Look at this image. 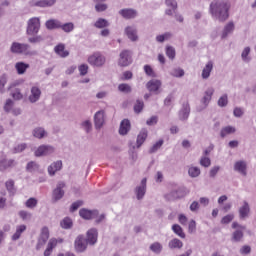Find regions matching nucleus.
Instances as JSON below:
<instances>
[{
	"label": "nucleus",
	"instance_id": "nucleus-1",
	"mask_svg": "<svg viewBox=\"0 0 256 256\" xmlns=\"http://www.w3.org/2000/svg\"><path fill=\"white\" fill-rule=\"evenodd\" d=\"M229 9H231L229 0H213L210 4V13L213 19L221 23L229 19Z\"/></svg>",
	"mask_w": 256,
	"mask_h": 256
},
{
	"label": "nucleus",
	"instance_id": "nucleus-2",
	"mask_svg": "<svg viewBox=\"0 0 256 256\" xmlns=\"http://www.w3.org/2000/svg\"><path fill=\"white\" fill-rule=\"evenodd\" d=\"M55 153V146L49 144H42L34 149L35 157H49Z\"/></svg>",
	"mask_w": 256,
	"mask_h": 256
},
{
	"label": "nucleus",
	"instance_id": "nucleus-3",
	"mask_svg": "<svg viewBox=\"0 0 256 256\" xmlns=\"http://www.w3.org/2000/svg\"><path fill=\"white\" fill-rule=\"evenodd\" d=\"M133 63V52L131 50H122L118 58L119 67H129Z\"/></svg>",
	"mask_w": 256,
	"mask_h": 256
},
{
	"label": "nucleus",
	"instance_id": "nucleus-4",
	"mask_svg": "<svg viewBox=\"0 0 256 256\" xmlns=\"http://www.w3.org/2000/svg\"><path fill=\"white\" fill-rule=\"evenodd\" d=\"M30 47L29 44L13 42L10 51L12 53H24L25 55H37V51H29Z\"/></svg>",
	"mask_w": 256,
	"mask_h": 256
},
{
	"label": "nucleus",
	"instance_id": "nucleus-5",
	"mask_svg": "<svg viewBox=\"0 0 256 256\" xmlns=\"http://www.w3.org/2000/svg\"><path fill=\"white\" fill-rule=\"evenodd\" d=\"M107 61V58L100 52H96L88 57L89 65L92 67H103Z\"/></svg>",
	"mask_w": 256,
	"mask_h": 256
},
{
	"label": "nucleus",
	"instance_id": "nucleus-6",
	"mask_svg": "<svg viewBox=\"0 0 256 256\" xmlns=\"http://www.w3.org/2000/svg\"><path fill=\"white\" fill-rule=\"evenodd\" d=\"M41 29V21L39 18L34 17L28 21L27 35H37Z\"/></svg>",
	"mask_w": 256,
	"mask_h": 256
},
{
	"label": "nucleus",
	"instance_id": "nucleus-7",
	"mask_svg": "<svg viewBox=\"0 0 256 256\" xmlns=\"http://www.w3.org/2000/svg\"><path fill=\"white\" fill-rule=\"evenodd\" d=\"M88 245L89 243L83 235H78L74 241V249L76 253H85Z\"/></svg>",
	"mask_w": 256,
	"mask_h": 256
},
{
	"label": "nucleus",
	"instance_id": "nucleus-8",
	"mask_svg": "<svg viewBox=\"0 0 256 256\" xmlns=\"http://www.w3.org/2000/svg\"><path fill=\"white\" fill-rule=\"evenodd\" d=\"M66 184L63 181H59L56 185V188L52 192L53 201H61L62 197H65V189Z\"/></svg>",
	"mask_w": 256,
	"mask_h": 256
},
{
	"label": "nucleus",
	"instance_id": "nucleus-9",
	"mask_svg": "<svg viewBox=\"0 0 256 256\" xmlns=\"http://www.w3.org/2000/svg\"><path fill=\"white\" fill-rule=\"evenodd\" d=\"M138 201H141L147 193V178H143L138 186L134 189Z\"/></svg>",
	"mask_w": 256,
	"mask_h": 256
},
{
	"label": "nucleus",
	"instance_id": "nucleus-10",
	"mask_svg": "<svg viewBox=\"0 0 256 256\" xmlns=\"http://www.w3.org/2000/svg\"><path fill=\"white\" fill-rule=\"evenodd\" d=\"M49 241V228L43 227L40 233V236L38 238V242L36 245L37 251H40V249H43L45 247V243Z\"/></svg>",
	"mask_w": 256,
	"mask_h": 256
},
{
	"label": "nucleus",
	"instance_id": "nucleus-11",
	"mask_svg": "<svg viewBox=\"0 0 256 256\" xmlns=\"http://www.w3.org/2000/svg\"><path fill=\"white\" fill-rule=\"evenodd\" d=\"M247 162L245 160H238L234 163V171L242 175V177H247Z\"/></svg>",
	"mask_w": 256,
	"mask_h": 256
},
{
	"label": "nucleus",
	"instance_id": "nucleus-12",
	"mask_svg": "<svg viewBox=\"0 0 256 256\" xmlns=\"http://www.w3.org/2000/svg\"><path fill=\"white\" fill-rule=\"evenodd\" d=\"M99 237V232L97 228H91L86 233V242L88 245H95L97 243V239Z\"/></svg>",
	"mask_w": 256,
	"mask_h": 256
},
{
	"label": "nucleus",
	"instance_id": "nucleus-13",
	"mask_svg": "<svg viewBox=\"0 0 256 256\" xmlns=\"http://www.w3.org/2000/svg\"><path fill=\"white\" fill-rule=\"evenodd\" d=\"M94 125L95 129H102L103 125H105V111L100 110L94 115Z\"/></svg>",
	"mask_w": 256,
	"mask_h": 256
},
{
	"label": "nucleus",
	"instance_id": "nucleus-14",
	"mask_svg": "<svg viewBox=\"0 0 256 256\" xmlns=\"http://www.w3.org/2000/svg\"><path fill=\"white\" fill-rule=\"evenodd\" d=\"M61 169H63V162L61 160H57L48 166L47 171L50 177H55Z\"/></svg>",
	"mask_w": 256,
	"mask_h": 256
},
{
	"label": "nucleus",
	"instance_id": "nucleus-15",
	"mask_svg": "<svg viewBox=\"0 0 256 256\" xmlns=\"http://www.w3.org/2000/svg\"><path fill=\"white\" fill-rule=\"evenodd\" d=\"M161 85H163L161 80L152 79L147 82L146 88L148 89V91H150V93L159 94V89H161Z\"/></svg>",
	"mask_w": 256,
	"mask_h": 256
},
{
	"label": "nucleus",
	"instance_id": "nucleus-16",
	"mask_svg": "<svg viewBox=\"0 0 256 256\" xmlns=\"http://www.w3.org/2000/svg\"><path fill=\"white\" fill-rule=\"evenodd\" d=\"M41 88L37 86H33L30 89V95L28 96V101L30 103H37L39 99H41Z\"/></svg>",
	"mask_w": 256,
	"mask_h": 256
},
{
	"label": "nucleus",
	"instance_id": "nucleus-17",
	"mask_svg": "<svg viewBox=\"0 0 256 256\" xmlns=\"http://www.w3.org/2000/svg\"><path fill=\"white\" fill-rule=\"evenodd\" d=\"M125 35L130 39V41H139V36L137 35V28L135 26H127L124 30Z\"/></svg>",
	"mask_w": 256,
	"mask_h": 256
},
{
	"label": "nucleus",
	"instance_id": "nucleus-18",
	"mask_svg": "<svg viewBox=\"0 0 256 256\" xmlns=\"http://www.w3.org/2000/svg\"><path fill=\"white\" fill-rule=\"evenodd\" d=\"M79 215L80 217H82V219H95L97 217V215H99V211L97 210H88V209H81L79 211Z\"/></svg>",
	"mask_w": 256,
	"mask_h": 256
},
{
	"label": "nucleus",
	"instance_id": "nucleus-19",
	"mask_svg": "<svg viewBox=\"0 0 256 256\" xmlns=\"http://www.w3.org/2000/svg\"><path fill=\"white\" fill-rule=\"evenodd\" d=\"M119 15H121L123 19H135V17H137V10L132 8L121 9Z\"/></svg>",
	"mask_w": 256,
	"mask_h": 256
},
{
	"label": "nucleus",
	"instance_id": "nucleus-20",
	"mask_svg": "<svg viewBox=\"0 0 256 256\" xmlns=\"http://www.w3.org/2000/svg\"><path fill=\"white\" fill-rule=\"evenodd\" d=\"M32 135L35 139H47V137H49V132L43 127H36L32 130Z\"/></svg>",
	"mask_w": 256,
	"mask_h": 256
},
{
	"label": "nucleus",
	"instance_id": "nucleus-21",
	"mask_svg": "<svg viewBox=\"0 0 256 256\" xmlns=\"http://www.w3.org/2000/svg\"><path fill=\"white\" fill-rule=\"evenodd\" d=\"M244 229L245 227H240L232 233V243H241V241H243V237H245V234L243 232Z\"/></svg>",
	"mask_w": 256,
	"mask_h": 256
},
{
	"label": "nucleus",
	"instance_id": "nucleus-22",
	"mask_svg": "<svg viewBox=\"0 0 256 256\" xmlns=\"http://www.w3.org/2000/svg\"><path fill=\"white\" fill-rule=\"evenodd\" d=\"M233 31H235V23L233 21H230L224 26L221 34V39H227L229 35L233 34Z\"/></svg>",
	"mask_w": 256,
	"mask_h": 256
},
{
	"label": "nucleus",
	"instance_id": "nucleus-23",
	"mask_svg": "<svg viewBox=\"0 0 256 256\" xmlns=\"http://www.w3.org/2000/svg\"><path fill=\"white\" fill-rule=\"evenodd\" d=\"M25 231H27V225H17L14 234L11 236L12 241H19V239H21V236L23 235V233H25Z\"/></svg>",
	"mask_w": 256,
	"mask_h": 256
},
{
	"label": "nucleus",
	"instance_id": "nucleus-24",
	"mask_svg": "<svg viewBox=\"0 0 256 256\" xmlns=\"http://www.w3.org/2000/svg\"><path fill=\"white\" fill-rule=\"evenodd\" d=\"M190 113H191V107L189 106V103H184L179 112V119L181 121H187L189 119Z\"/></svg>",
	"mask_w": 256,
	"mask_h": 256
},
{
	"label": "nucleus",
	"instance_id": "nucleus-25",
	"mask_svg": "<svg viewBox=\"0 0 256 256\" xmlns=\"http://www.w3.org/2000/svg\"><path fill=\"white\" fill-rule=\"evenodd\" d=\"M251 213V207L247 201H244L242 206L239 208V217L240 219H247Z\"/></svg>",
	"mask_w": 256,
	"mask_h": 256
},
{
	"label": "nucleus",
	"instance_id": "nucleus-26",
	"mask_svg": "<svg viewBox=\"0 0 256 256\" xmlns=\"http://www.w3.org/2000/svg\"><path fill=\"white\" fill-rule=\"evenodd\" d=\"M11 167H15V160L13 159H0V171L1 173H5L7 169Z\"/></svg>",
	"mask_w": 256,
	"mask_h": 256
},
{
	"label": "nucleus",
	"instance_id": "nucleus-27",
	"mask_svg": "<svg viewBox=\"0 0 256 256\" xmlns=\"http://www.w3.org/2000/svg\"><path fill=\"white\" fill-rule=\"evenodd\" d=\"M166 5L169 7L165 10V14L169 17H173L175 11H177V1L175 0H166Z\"/></svg>",
	"mask_w": 256,
	"mask_h": 256
},
{
	"label": "nucleus",
	"instance_id": "nucleus-28",
	"mask_svg": "<svg viewBox=\"0 0 256 256\" xmlns=\"http://www.w3.org/2000/svg\"><path fill=\"white\" fill-rule=\"evenodd\" d=\"M131 131V122L128 119H124L120 123L119 134L127 135Z\"/></svg>",
	"mask_w": 256,
	"mask_h": 256
},
{
	"label": "nucleus",
	"instance_id": "nucleus-29",
	"mask_svg": "<svg viewBox=\"0 0 256 256\" xmlns=\"http://www.w3.org/2000/svg\"><path fill=\"white\" fill-rule=\"evenodd\" d=\"M46 29L53 31L55 29H61V21L58 19H49L45 23Z\"/></svg>",
	"mask_w": 256,
	"mask_h": 256
},
{
	"label": "nucleus",
	"instance_id": "nucleus-30",
	"mask_svg": "<svg viewBox=\"0 0 256 256\" xmlns=\"http://www.w3.org/2000/svg\"><path fill=\"white\" fill-rule=\"evenodd\" d=\"M55 247H57V238H52L47 244V248L44 251V256H51Z\"/></svg>",
	"mask_w": 256,
	"mask_h": 256
},
{
	"label": "nucleus",
	"instance_id": "nucleus-31",
	"mask_svg": "<svg viewBox=\"0 0 256 256\" xmlns=\"http://www.w3.org/2000/svg\"><path fill=\"white\" fill-rule=\"evenodd\" d=\"M182 191L183 190L181 188L174 189L167 194V198L169 199V201H175V199H181V197H183V194H181Z\"/></svg>",
	"mask_w": 256,
	"mask_h": 256
},
{
	"label": "nucleus",
	"instance_id": "nucleus-32",
	"mask_svg": "<svg viewBox=\"0 0 256 256\" xmlns=\"http://www.w3.org/2000/svg\"><path fill=\"white\" fill-rule=\"evenodd\" d=\"M213 71V62L209 61L202 70V79H209Z\"/></svg>",
	"mask_w": 256,
	"mask_h": 256
},
{
	"label": "nucleus",
	"instance_id": "nucleus-33",
	"mask_svg": "<svg viewBox=\"0 0 256 256\" xmlns=\"http://www.w3.org/2000/svg\"><path fill=\"white\" fill-rule=\"evenodd\" d=\"M54 51L56 54L59 55V57H62V58L69 57V51L65 50V44H58L54 48Z\"/></svg>",
	"mask_w": 256,
	"mask_h": 256
},
{
	"label": "nucleus",
	"instance_id": "nucleus-34",
	"mask_svg": "<svg viewBox=\"0 0 256 256\" xmlns=\"http://www.w3.org/2000/svg\"><path fill=\"white\" fill-rule=\"evenodd\" d=\"M15 69L18 75H25V72L27 71V69H29V64L25 62H17L15 64Z\"/></svg>",
	"mask_w": 256,
	"mask_h": 256
},
{
	"label": "nucleus",
	"instance_id": "nucleus-35",
	"mask_svg": "<svg viewBox=\"0 0 256 256\" xmlns=\"http://www.w3.org/2000/svg\"><path fill=\"white\" fill-rule=\"evenodd\" d=\"M147 135H148L147 129H142L138 134L137 141H136L138 149L139 147H141V145H143V143H145V140L147 139Z\"/></svg>",
	"mask_w": 256,
	"mask_h": 256
},
{
	"label": "nucleus",
	"instance_id": "nucleus-36",
	"mask_svg": "<svg viewBox=\"0 0 256 256\" xmlns=\"http://www.w3.org/2000/svg\"><path fill=\"white\" fill-rule=\"evenodd\" d=\"M241 59L244 63H251V47L247 46L243 49Z\"/></svg>",
	"mask_w": 256,
	"mask_h": 256
},
{
	"label": "nucleus",
	"instance_id": "nucleus-37",
	"mask_svg": "<svg viewBox=\"0 0 256 256\" xmlns=\"http://www.w3.org/2000/svg\"><path fill=\"white\" fill-rule=\"evenodd\" d=\"M18 216L24 222H28V221H31V219H33V214L27 210H20L18 212Z\"/></svg>",
	"mask_w": 256,
	"mask_h": 256
},
{
	"label": "nucleus",
	"instance_id": "nucleus-38",
	"mask_svg": "<svg viewBox=\"0 0 256 256\" xmlns=\"http://www.w3.org/2000/svg\"><path fill=\"white\" fill-rule=\"evenodd\" d=\"M188 175L192 179H195V178L199 177V175H201V169L197 166H190L188 168Z\"/></svg>",
	"mask_w": 256,
	"mask_h": 256
},
{
	"label": "nucleus",
	"instance_id": "nucleus-39",
	"mask_svg": "<svg viewBox=\"0 0 256 256\" xmlns=\"http://www.w3.org/2000/svg\"><path fill=\"white\" fill-rule=\"evenodd\" d=\"M169 249H182L183 248V242L177 238H174L169 241L168 243Z\"/></svg>",
	"mask_w": 256,
	"mask_h": 256
},
{
	"label": "nucleus",
	"instance_id": "nucleus-40",
	"mask_svg": "<svg viewBox=\"0 0 256 256\" xmlns=\"http://www.w3.org/2000/svg\"><path fill=\"white\" fill-rule=\"evenodd\" d=\"M237 131V129L233 126H226L224 128H222L221 132H220V136L222 138L227 137V135H233V133H235Z\"/></svg>",
	"mask_w": 256,
	"mask_h": 256
},
{
	"label": "nucleus",
	"instance_id": "nucleus-41",
	"mask_svg": "<svg viewBox=\"0 0 256 256\" xmlns=\"http://www.w3.org/2000/svg\"><path fill=\"white\" fill-rule=\"evenodd\" d=\"M170 75L177 79H181V77H185V70H183V68L176 67L170 71Z\"/></svg>",
	"mask_w": 256,
	"mask_h": 256
},
{
	"label": "nucleus",
	"instance_id": "nucleus-42",
	"mask_svg": "<svg viewBox=\"0 0 256 256\" xmlns=\"http://www.w3.org/2000/svg\"><path fill=\"white\" fill-rule=\"evenodd\" d=\"M60 29H62V31L64 33H72V31L75 30V24L73 22H68V23H61L60 24Z\"/></svg>",
	"mask_w": 256,
	"mask_h": 256
},
{
	"label": "nucleus",
	"instance_id": "nucleus-43",
	"mask_svg": "<svg viewBox=\"0 0 256 256\" xmlns=\"http://www.w3.org/2000/svg\"><path fill=\"white\" fill-rule=\"evenodd\" d=\"M173 37V34L171 32H166L164 34H160L156 36V42L157 43H165V41H169Z\"/></svg>",
	"mask_w": 256,
	"mask_h": 256
},
{
	"label": "nucleus",
	"instance_id": "nucleus-44",
	"mask_svg": "<svg viewBox=\"0 0 256 256\" xmlns=\"http://www.w3.org/2000/svg\"><path fill=\"white\" fill-rule=\"evenodd\" d=\"M149 249L152 251V253L160 255L161 251H163V245L159 242H154L150 245Z\"/></svg>",
	"mask_w": 256,
	"mask_h": 256
},
{
	"label": "nucleus",
	"instance_id": "nucleus-45",
	"mask_svg": "<svg viewBox=\"0 0 256 256\" xmlns=\"http://www.w3.org/2000/svg\"><path fill=\"white\" fill-rule=\"evenodd\" d=\"M118 91H120V93H125L126 95H129V93H132L133 88L127 83H122L118 85Z\"/></svg>",
	"mask_w": 256,
	"mask_h": 256
},
{
	"label": "nucleus",
	"instance_id": "nucleus-46",
	"mask_svg": "<svg viewBox=\"0 0 256 256\" xmlns=\"http://www.w3.org/2000/svg\"><path fill=\"white\" fill-rule=\"evenodd\" d=\"M94 27H96L97 29H105V27H109V21H107V19L105 18H99L95 22Z\"/></svg>",
	"mask_w": 256,
	"mask_h": 256
},
{
	"label": "nucleus",
	"instance_id": "nucleus-47",
	"mask_svg": "<svg viewBox=\"0 0 256 256\" xmlns=\"http://www.w3.org/2000/svg\"><path fill=\"white\" fill-rule=\"evenodd\" d=\"M172 231L175 233V235H178L181 239H185V232H183V228L179 226V224H174L172 226Z\"/></svg>",
	"mask_w": 256,
	"mask_h": 256
},
{
	"label": "nucleus",
	"instance_id": "nucleus-48",
	"mask_svg": "<svg viewBox=\"0 0 256 256\" xmlns=\"http://www.w3.org/2000/svg\"><path fill=\"white\" fill-rule=\"evenodd\" d=\"M10 95L14 101H21V99H23V93H21V89L19 88L12 90Z\"/></svg>",
	"mask_w": 256,
	"mask_h": 256
},
{
	"label": "nucleus",
	"instance_id": "nucleus-49",
	"mask_svg": "<svg viewBox=\"0 0 256 256\" xmlns=\"http://www.w3.org/2000/svg\"><path fill=\"white\" fill-rule=\"evenodd\" d=\"M81 128L85 131V133H91L93 131V124L91 120H85L81 123Z\"/></svg>",
	"mask_w": 256,
	"mask_h": 256
},
{
	"label": "nucleus",
	"instance_id": "nucleus-50",
	"mask_svg": "<svg viewBox=\"0 0 256 256\" xmlns=\"http://www.w3.org/2000/svg\"><path fill=\"white\" fill-rule=\"evenodd\" d=\"M9 78L7 77V74H3L0 76V93H5V86L7 85V81Z\"/></svg>",
	"mask_w": 256,
	"mask_h": 256
},
{
	"label": "nucleus",
	"instance_id": "nucleus-51",
	"mask_svg": "<svg viewBox=\"0 0 256 256\" xmlns=\"http://www.w3.org/2000/svg\"><path fill=\"white\" fill-rule=\"evenodd\" d=\"M37 203H39V201L36 198H29L25 202V206L27 209H35V207H37Z\"/></svg>",
	"mask_w": 256,
	"mask_h": 256
},
{
	"label": "nucleus",
	"instance_id": "nucleus-52",
	"mask_svg": "<svg viewBox=\"0 0 256 256\" xmlns=\"http://www.w3.org/2000/svg\"><path fill=\"white\" fill-rule=\"evenodd\" d=\"M60 225L62 229H71V227H73V221L70 218H64L60 222Z\"/></svg>",
	"mask_w": 256,
	"mask_h": 256
},
{
	"label": "nucleus",
	"instance_id": "nucleus-53",
	"mask_svg": "<svg viewBox=\"0 0 256 256\" xmlns=\"http://www.w3.org/2000/svg\"><path fill=\"white\" fill-rule=\"evenodd\" d=\"M229 103V98L227 97V94L222 95L217 102L218 107H227Z\"/></svg>",
	"mask_w": 256,
	"mask_h": 256
},
{
	"label": "nucleus",
	"instance_id": "nucleus-54",
	"mask_svg": "<svg viewBox=\"0 0 256 256\" xmlns=\"http://www.w3.org/2000/svg\"><path fill=\"white\" fill-rule=\"evenodd\" d=\"M38 169H39V164H37V162L31 161L26 166V170L28 171V173H33Z\"/></svg>",
	"mask_w": 256,
	"mask_h": 256
},
{
	"label": "nucleus",
	"instance_id": "nucleus-55",
	"mask_svg": "<svg viewBox=\"0 0 256 256\" xmlns=\"http://www.w3.org/2000/svg\"><path fill=\"white\" fill-rule=\"evenodd\" d=\"M215 93V88L209 87L205 90L203 98L208 99V101H211L213 99V94Z\"/></svg>",
	"mask_w": 256,
	"mask_h": 256
},
{
	"label": "nucleus",
	"instance_id": "nucleus-56",
	"mask_svg": "<svg viewBox=\"0 0 256 256\" xmlns=\"http://www.w3.org/2000/svg\"><path fill=\"white\" fill-rule=\"evenodd\" d=\"M201 105L198 106L197 111L201 112V111H205L206 107H209V103H211V100H208L207 98H203L200 101Z\"/></svg>",
	"mask_w": 256,
	"mask_h": 256
},
{
	"label": "nucleus",
	"instance_id": "nucleus-57",
	"mask_svg": "<svg viewBox=\"0 0 256 256\" xmlns=\"http://www.w3.org/2000/svg\"><path fill=\"white\" fill-rule=\"evenodd\" d=\"M108 7L109 6L107 4L96 2L95 10L97 11V13H103V11H107Z\"/></svg>",
	"mask_w": 256,
	"mask_h": 256
},
{
	"label": "nucleus",
	"instance_id": "nucleus-58",
	"mask_svg": "<svg viewBox=\"0 0 256 256\" xmlns=\"http://www.w3.org/2000/svg\"><path fill=\"white\" fill-rule=\"evenodd\" d=\"M13 105H15V102L11 99H7L4 105V111H6V113H11V111H13Z\"/></svg>",
	"mask_w": 256,
	"mask_h": 256
},
{
	"label": "nucleus",
	"instance_id": "nucleus-59",
	"mask_svg": "<svg viewBox=\"0 0 256 256\" xmlns=\"http://www.w3.org/2000/svg\"><path fill=\"white\" fill-rule=\"evenodd\" d=\"M166 55L168 58L171 59V61H173V59H175V49L173 48V46L166 47Z\"/></svg>",
	"mask_w": 256,
	"mask_h": 256
},
{
	"label": "nucleus",
	"instance_id": "nucleus-60",
	"mask_svg": "<svg viewBox=\"0 0 256 256\" xmlns=\"http://www.w3.org/2000/svg\"><path fill=\"white\" fill-rule=\"evenodd\" d=\"M163 147V140H159L156 142L149 150L150 153H156V151H159Z\"/></svg>",
	"mask_w": 256,
	"mask_h": 256
},
{
	"label": "nucleus",
	"instance_id": "nucleus-61",
	"mask_svg": "<svg viewBox=\"0 0 256 256\" xmlns=\"http://www.w3.org/2000/svg\"><path fill=\"white\" fill-rule=\"evenodd\" d=\"M240 255H251V247L249 245H243L239 249Z\"/></svg>",
	"mask_w": 256,
	"mask_h": 256
},
{
	"label": "nucleus",
	"instance_id": "nucleus-62",
	"mask_svg": "<svg viewBox=\"0 0 256 256\" xmlns=\"http://www.w3.org/2000/svg\"><path fill=\"white\" fill-rule=\"evenodd\" d=\"M29 43H42V41H45V38L41 35H36L34 37L28 38Z\"/></svg>",
	"mask_w": 256,
	"mask_h": 256
},
{
	"label": "nucleus",
	"instance_id": "nucleus-63",
	"mask_svg": "<svg viewBox=\"0 0 256 256\" xmlns=\"http://www.w3.org/2000/svg\"><path fill=\"white\" fill-rule=\"evenodd\" d=\"M144 103L141 100H137L136 104L134 105L135 113H141L143 111Z\"/></svg>",
	"mask_w": 256,
	"mask_h": 256
},
{
	"label": "nucleus",
	"instance_id": "nucleus-64",
	"mask_svg": "<svg viewBox=\"0 0 256 256\" xmlns=\"http://www.w3.org/2000/svg\"><path fill=\"white\" fill-rule=\"evenodd\" d=\"M200 165H202V167H211V159L207 156H203L200 159Z\"/></svg>",
	"mask_w": 256,
	"mask_h": 256
}]
</instances>
